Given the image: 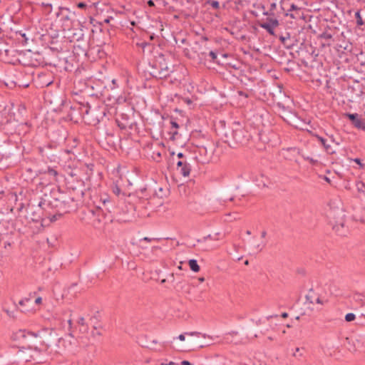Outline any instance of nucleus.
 <instances>
[{"label":"nucleus","instance_id":"nucleus-1","mask_svg":"<svg viewBox=\"0 0 365 365\" xmlns=\"http://www.w3.org/2000/svg\"><path fill=\"white\" fill-rule=\"evenodd\" d=\"M150 195L147 192V188L144 187L136 190L134 193H130L124 199L120 198L118 204L120 201L123 200V203L128 205H125V210L122 207L123 212L132 215H133L135 212H138V215H145L144 211L148 208L150 204Z\"/></svg>","mask_w":365,"mask_h":365},{"label":"nucleus","instance_id":"nucleus-2","mask_svg":"<svg viewBox=\"0 0 365 365\" xmlns=\"http://www.w3.org/2000/svg\"><path fill=\"white\" fill-rule=\"evenodd\" d=\"M143 71L145 73L146 78L153 77L163 79L168 77L173 72V66L168 63L164 54L159 53L149 61Z\"/></svg>","mask_w":365,"mask_h":365},{"label":"nucleus","instance_id":"nucleus-3","mask_svg":"<svg viewBox=\"0 0 365 365\" xmlns=\"http://www.w3.org/2000/svg\"><path fill=\"white\" fill-rule=\"evenodd\" d=\"M231 129L230 133H225V137L226 138L225 142L231 148H235L238 145H245L252 138L250 133L247 130L245 126L239 121L233 122Z\"/></svg>","mask_w":365,"mask_h":365},{"label":"nucleus","instance_id":"nucleus-4","mask_svg":"<svg viewBox=\"0 0 365 365\" xmlns=\"http://www.w3.org/2000/svg\"><path fill=\"white\" fill-rule=\"evenodd\" d=\"M33 350L36 354L40 352L38 345L49 346L50 344L56 339V331L53 329L44 328L37 332H33Z\"/></svg>","mask_w":365,"mask_h":365},{"label":"nucleus","instance_id":"nucleus-5","mask_svg":"<svg viewBox=\"0 0 365 365\" xmlns=\"http://www.w3.org/2000/svg\"><path fill=\"white\" fill-rule=\"evenodd\" d=\"M58 200L57 199H54V201H46V200H41L38 203L39 211H45V218H48L51 222H56L59 218L62 217V214L56 213L53 215H51L48 210L50 208H53V207H57V203Z\"/></svg>","mask_w":365,"mask_h":365},{"label":"nucleus","instance_id":"nucleus-6","mask_svg":"<svg viewBox=\"0 0 365 365\" xmlns=\"http://www.w3.org/2000/svg\"><path fill=\"white\" fill-rule=\"evenodd\" d=\"M31 334H33L32 331L19 329L12 334L11 339L27 345L29 349L33 350V337L30 336Z\"/></svg>","mask_w":365,"mask_h":365},{"label":"nucleus","instance_id":"nucleus-7","mask_svg":"<svg viewBox=\"0 0 365 365\" xmlns=\"http://www.w3.org/2000/svg\"><path fill=\"white\" fill-rule=\"evenodd\" d=\"M83 108H85V110L83 111V115H87V120H89L90 124L96 125L99 123L101 120L106 115L105 110H101L98 109L91 111V106L88 103Z\"/></svg>","mask_w":365,"mask_h":365},{"label":"nucleus","instance_id":"nucleus-8","mask_svg":"<svg viewBox=\"0 0 365 365\" xmlns=\"http://www.w3.org/2000/svg\"><path fill=\"white\" fill-rule=\"evenodd\" d=\"M56 16L60 19V21L63 22L64 29L66 27L68 28L71 24H75V22L72 21V17L75 16V13L72 12L68 8L60 7L58 11L56 13Z\"/></svg>","mask_w":365,"mask_h":365},{"label":"nucleus","instance_id":"nucleus-9","mask_svg":"<svg viewBox=\"0 0 365 365\" xmlns=\"http://www.w3.org/2000/svg\"><path fill=\"white\" fill-rule=\"evenodd\" d=\"M72 28L68 29V38H70V41H79L83 39L84 33L83 31V25L80 21H77L76 24L72 25Z\"/></svg>","mask_w":365,"mask_h":365},{"label":"nucleus","instance_id":"nucleus-10","mask_svg":"<svg viewBox=\"0 0 365 365\" xmlns=\"http://www.w3.org/2000/svg\"><path fill=\"white\" fill-rule=\"evenodd\" d=\"M335 210H331L328 213V217L329 218V223L332 225L333 230L339 235H344L345 233L342 231L344 226V220L340 218L339 220H335Z\"/></svg>","mask_w":365,"mask_h":365},{"label":"nucleus","instance_id":"nucleus-11","mask_svg":"<svg viewBox=\"0 0 365 365\" xmlns=\"http://www.w3.org/2000/svg\"><path fill=\"white\" fill-rule=\"evenodd\" d=\"M56 149V144L55 143H48L44 146H41L38 148V150L39 154L47 159H49L51 161L54 160V158L56 157V154L53 150Z\"/></svg>","mask_w":365,"mask_h":365},{"label":"nucleus","instance_id":"nucleus-12","mask_svg":"<svg viewBox=\"0 0 365 365\" xmlns=\"http://www.w3.org/2000/svg\"><path fill=\"white\" fill-rule=\"evenodd\" d=\"M276 106L282 110L283 113V115L282 117L284 121H286L289 124L296 123L297 119L298 118L295 113H293L291 110H288L282 103H277Z\"/></svg>","mask_w":365,"mask_h":365},{"label":"nucleus","instance_id":"nucleus-13","mask_svg":"<svg viewBox=\"0 0 365 365\" xmlns=\"http://www.w3.org/2000/svg\"><path fill=\"white\" fill-rule=\"evenodd\" d=\"M100 202L102 203V205H98V208L102 210L103 211L106 210L110 213L115 212V207L113 205L110 196H108L107 194H103L100 196Z\"/></svg>","mask_w":365,"mask_h":365},{"label":"nucleus","instance_id":"nucleus-14","mask_svg":"<svg viewBox=\"0 0 365 365\" xmlns=\"http://www.w3.org/2000/svg\"><path fill=\"white\" fill-rule=\"evenodd\" d=\"M279 23L277 19L267 18L266 22L258 23V25L265 29L267 33L272 36H274V28L279 26Z\"/></svg>","mask_w":365,"mask_h":365},{"label":"nucleus","instance_id":"nucleus-15","mask_svg":"<svg viewBox=\"0 0 365 365\" xmlns=\"http://www.w3.org/2000/svg\"><path fill=\"white\" fill-rule=\"evenodd\" d=\"M344 116L346 117L351 123L354 125L355 128L358 129H361L364 123L359 118V115L358 113H346Z\"/></svg>","mask_w":365,"mask_h":365},{"label":"nucleus","instance_id":"nucleus-16","mask_svg":"<svg viewBox=\"0 0 365 365\" xmlns=\"http://www.w3.org/2000/svg\"><path fill=\"white\" fill-rule=\"evenodd\" d=\"M314 136L318 140L319 142H320L324 150L328 154H334L335 153V151L332 149L331 145L327 143V139L317 134H315Z\"/></svg>","mask_w":365,"mask_h":365},{"label":"nucleus","instance_id":"nucleus-17","mask_svg":"<svg viewBox=\"0 0 365 365\" xmlns=\"http://www.w3.org/2000/svg\"><path fill=\"white\" fill-rule=\"evenodd\" d=\"M319 38L325 40V42L322 43V47L326 46H329L331 45V41L332 40V34L331 33L324 31L319 35Z\"/></svg>","mask_w":365,"mask_h":365},{"label":"nucleus","instance_id":"nucleus-18","mask_svg":"<svg viewBox=\"0 0 365 365\" xmlns=\"http://www.w3.org/2000/svg\"><path fill=\"white\" fill-rule=\"evenodd\" d=\"M31 299L28 297L21 299L19 302V304L22 307L21 311L22 312H29L30 310V304H31Z\"/></svg>","mask_w":365,"mask_h":365},{"label":"nucleus","instance_id":"nucleus-19","mask_svg":"<svg viewBox=\"0 0 365 365\" xmlns=\"http://www.w3.org/2000/svg\"><path fill=\"white\" fill-rule=\"evenodd\" d=\"M38 207L39 208L38 206ZM43 212L44 211H42V210L39 211V209L38 210V211H34L32 213V216H33L31 217L32 221L36 222L41 221L42 222H43L45 220V214L43 213Z\"/></svg>","mask_w":365,"mask_h":365},{"label":"nucleus","instance_id":"nucleus-20","mask_svg":"<svg viewBox=\"0 0 365 365\" xmlns=\"http://www.w3.org/2000/svg\"><path fill=\"white\" fill-rule=\"evenodd\" d=\"M38 173L48 174V175H50L52 178L53 180H56V177L58 174L57 170H56L55 169H53L51 167H47V168L45 170H40L38 171Z\"/></svg>","mask_w":365,"mask_h":365},{"label":"nucleus","instance_id":"nucleus-21","mask_svg":"<svg viewBox=\"0 0 365 365\" xmlns=\"http://www.w3.org/2000/svg\"><path fill=\"white\" fill-rule=\"evenodd\" d=\"M178 170L182 175H183L184 177H187L190 173L191 166L190 163L186 162L182 167L179 168Z\"/></svg>","mask_w":365,"mask_h":365},{"label":"nucleus","instance_id":"nucleus-22","mask_svg":"<svg viewBox=\"0 0 365 365\" xmlns=\"http://www.w3.org/2000/svg\"><path fill=\"white\" fill-rule=\"evenodd\" d=\"M188 264H189L190 269L194 272H198L200 269V267L198 265L196 259H190L188 261Z\"/></svg>","mask_w":365,"mask_h":365},{"label":"nucleus","instance_id":"nucleus-23","mask_svg":"<svg viewBox=\"0 0 365 365\" xmlns=\"http://www.w3.org/2000/svg\"><path fill=\"white\" fill-rule=\"evenodd\" d=\"M354 17L356 21L357 26H361L364 24V21L361 16L360 10H358L355 12Z\"/></svg>","mask_w":365,"mask_h":365},{"label":"nucleus","instance_id":"nucleus-24","mask_svg":"<svg viewBox=\"0 0 365 365\" xmlns=\"http://www.w3.org/2000/svg\"><path fill=\"white\" fill-rule=\"evenodd\" d=\"M290 38V34L289 33H287L285 36H280L279 40L282 42V44L286 46L287 47L289 48L291 45H288L287 41Z\"/></svg>","mask_w":365,"mask_h":365},{"label":"nucleus","instance_id":"nucleus-25","mask_svg":"<svg viewBox=\"0 0 365 365\" xmlns=\"http://www.w3.org/2000/svg\"><path fill=\"white\" fill-rule=\"evenodd\" d=\"M116 122H117L118 126L121 130H125V129H126L128 127H130V125H129V123H128V120H125L124 122H122V121H120V120L117 119V120H116Z\"/></svg>","mask_w":365,"mask_h":365},{"label":"nucleus","instance_id":"nucleus-26","mask_svg":"<svg viewBox=\"0 0 365 365\" xmlns=\"http://www.w3.org/2000/svg\"><path fill=\"white\" fill-rule=\"evenodd\" d=\"M207 4L210 5L213 9H218L220 8V3L216 0H208Z\"/></svg>","mask_w":365,"mask_h":365},{"label":"nucleus","instance_id":"nucleus-27","mask_svg":"<svg viewBox=\"0 0 365 365\" xmlns=\"http://www.w3.org/2000/svg\"><path fill=\"white\" fill-rule=\"evenodd\" d=\"M356 187L358 192L365 193V184L363 182H357Z\"/></svg>","mask_w":365,"mask_h":365},{"label":"nucleus","instance_id":"nucleus-28","mask_svg":"<svg viewBox=\"0 0 365 365\" xmlns=\"http://www.w3.org/2000/svg\"><path fill=\"white\" fill-rule=\"evenodd\" d=\"M90 321L93 324H98L100 321L98 312H96L93 316H92L90 318Z\"/></svg>","mask_w":365,"mask_h":365},{"label":"nucleus","instance_id":"nucleus-29","mask_svg":"<svg viewBox=\"0 0 365 365\" xmlns=\"http://www.w3.org/2000/svg\"><path fill=\"white\" fill-rule=\"evenodd\" d=\"M10 84L11 86H18L19 87H21V86H23V87H28L29 86V83H25V84L24 83H21L19 81H10Z\"/></svg>","mask_w":365,"mask_h":365},{"label":"nucleus","instance_id":"nucleus-30","mask_svg":"<svg viewBox=\"0 0 365 365\" xmlns=\"http://www.w3.org/2000/svg\"><path fill=\"white\" fill-rule=\"evenodd\" d=\"M208 239L212 240H217V237H213V236H212L211 235H207V236L203 237H202V238H201V239H198V240H197V242H205V241H206L207 240H208Z\"/></svg>","mask_w":365,"mask_h":365},{"label":"nucleus","instance_id":"nucleus-31","mask_svg":"<svg viewBox=\"0 0 365 365\" xmlns=\"http://www.w3.org/2000/svg\"><path fill=\"white\" fill-rule=\"evenodd\" d=\"M356 316L354 313H348L345 315V320L347 322H352L355 319Z\"/></svg>","mask_w":365,"mask_h":365},{"label":"nucleus","instance_id":"nucleus-32","mask_svg":"<svg viewBox=\"0 0 365 365\" xmlns=\"http://www.w3.org/2000/svg\"><path fill=\"white\" fill-rule=\"evenodd\" d=\"M209 56L212 58V62L214 63H218V61L217 60V53L215 51H210L209 52Z\"/></svg>","mask_w":365,"mask_h":365},{"label":"nucleus","instance_id":"nucleus-33","mask_svg":"<svg viewBox=\"0 0 365 365\" xmlns=\"http://www.w3.org/2000/svg\"><path fill=\"white\" fill-rule=\"evenodd\" d=\"M350 160H352V161L355 162L356 164H358L360 169H364L365 164L362 163L359 158H354V159H350Z\"/></svg>","mask_w":365,"mask_h":365},{"label":"nucleus","instance_id":"nucleus-34","mask_svg":"<svg viewBox=\"0 0 365 365\" xmlns=\"http://www.w3.org/2000/svg\"><path fill=\"white\" fill-rule=\"evenodd\" d=\"M303 158L304 160H308L312 165H316L318 163L317 160H314L312 158H310L309 156H307V157L303 156Z\"/></svg>","mask_w":365,"mask_h":365},{"label":"nucleus","instance_id":"nucleus-35","mask_svg":"<svg viewBox=\"0 0 365 365\" xmlns=\"http://www.w3.org/2000/svg\"><path fill=\"white\" fill-rule=\"evenodd\" d=\"M169 135H170V139L171 140H175L177 138V136L178 135V132L176 130L173 132H169Z\"/></svg>","mask_w":365,"mask_h":365},{"label":"nucleus","instance_id":"nucleus-36","mask_svg":"<svg viewBox=\"0 0 365 365\" xmlns=\"http://www.w3.org/2000/svg\"><path fill=\"white\" fill-rule=\"evenodd\" d=\"M199 152L200 153V155H207V148L205 147V146H202L199 148Z\"/></svg>","mask_w":365,"mask_h":365},{"label":"nucleus","instance_id":"nucleus-37","mask_svg":"<svg viewBox=\"0 0 365 365\" xmlns=\"http://www.w3.org/2000/svg\"><path fill=\"white\" fill-rule=\"evenodd\" d=\"M158 343V341L156 340H153L151 341L149 344H148L147 345H145L146 347L149 348V349H154V346Z\"/></svg>","mask_w":365,"mask_h":365},{"label":"nucleus","instance_id":"nucleus-38","mask_svg":"<svg viewBox=\"0 0 365 365\" xmlns=\"http://www.w3.org/2000/svg\"><path fill=\"white\" fill-rule=\"evenodd\" d=\"M78 324L80 325V326H85V325H88L86 322H85V319L84 317H81L78 319Z\"/></svg>","mask_w":365,"mask_h":365},{"label":"nucleus","instance_id":"nucleus-39","mask_svg":"<svg viewBox=\"0 0 365 365\" xmlns=\"http://www.w3.org/2000/svg\"><path fill=\"white\" fill-rule=\"evenodd\" d=\"M187 161L186 160H180L177 162L176 165H177V169L179 170V168L180 167H182L184 163H185Z\"/></svg>","mask_w":365,"mask_h":365},{"label":"nucleus","instance_id":"nucleus-40","mask_svg":"<svg viewBox=\"0 0 365 365\" xmlns=\"http://www.w3.org/2000/svg\"><path fill=\"white\" fill-rule=\"evenodd\" d=\"M88 325L81 326V327H80V331L81 332L86 333V332H88Z\"/></svg>","mask_w":365,"mask_h":365},{"label":"nucleus","instance_id":"nucleus-41","mask_svg":"<svg viewBox=\"0 0 365 365\" xmlns=\"http://www.w3.org/2000/svg\"><path fill=\"white\" fill-rule=\"evenodd\" d=\"M77 6L80 9H85L87 7V4L84 2H79L78 3Z\"/></svg>","mask_w":365,"mask_h":365},{"label":"nucleus","instance_id":"nucleus-42","mask_svg":"<svg viewBox=\"0 0 365 365\" xmlns=\"http://www.w3.org/2000/svg\"><path fill=\"white\" fill-rule=\"evenodd\" d=\"M170 124H171L172 128H179L178 123L177 122H175V120H171Z\"/></svg>","mask_w":365,"mask_h":365},{"label":"nucleus","instance_id":"nucleus-43","mask_svg":"<svg viewBox=\"0 0 365 365\" xmlns=\"http://www.w3.org/2000/svg\"><path fill=\"white\" fill-rule=\"evenodd\" d=\"M185 334L190 335V336H198L201 334V333L197 331H192V332H186Z\"/></svg>","mask_w":365,"mask_h":365},{"label":"nucleus","instance_id":"nucleus-44","mask_svg":"<svg viewBox=\"0 0 365 365\" xmlns=\"http://www.w3.org/2000/svg\"><path fill=\"white\" fill-rule=\"evenodd\" d=\"M113 192L116 195H119L120 193V189L118 187H115L114 189H113Z\"/></svg>","mask_w":365,"mask_h":365},{"label":"nucleus","instance_id":"nucleus-45","mask_svg":"<svg viewBox=\"0 0 365 365\" xmlns=\"http://www.w3.org/2000/svg\"><path fill=\"white\" fill-rule=\"evenodd\" d=\"M298 9V7L292 4L291 6H290V9L288 10V11H294V10H297Z\"/></svg>","mask_w":365,"mask_h":365},{"label":"nucleus","instance_id":"nucleus-46","mask_svg":"<svg viewBox=\"0 0 365 365\" xmlns=\"http://www.w3.org/2000/svg\"><path fill=\"white\" fill-rule=\"evenodd\" d=\"M138 45L140 46H141L143 48H144L145 46H150V43L145 42V41H143V42H141L140 43H138Z\"/></svg>","mask_w":365,"mask_h":365},{"label":"nucleus","instance_id":"nucleus-47","mask_svg":"<svg viewBox=\"0 0 365 365\" xmlns=\"http://www.w3.org/2000/svg\"><path fill=\"white\" fill-rule=\"evenodd\" d=\"M147 4H148L150 7L155 6V3H154V1H153V0H148V1H147Z\"/></svg>","mask_w":365,"mask_h":365},{"label":"nucleus","instance_id":"nucleus-48","mask_svg":"<svg viewBox=\"0 0 365 365\" xmlns=\"http://www.w3.org/2000/svg\"><path fill=\"white\" fill-rule=\"evenodd\" d=\"M238 94H239L240 96H244V97H245V98H247V97H248V94H247V93H245V92H243V91H238Z\"/></svg>","mask_w":365,"mask_h":365},{"label":"nucleus","instance_id":"nucleus-49","mask_svg":"<svg viewBox=\"0 0 365 365\" xmlns=\"http://www.w3.org/2000/svg\"><path fill=\"white\" fill-rule=\"evenodd\" d=\"M181 365H193V364L187 360H184V361H181Z\"/></svg>","mask_w":365,"mask_h":365},{"label":"nucleus","instance_id":"nucleus-50","mask_svg":"<svg viewBox=\"0 0 365 365\" xmlns=\"http://www.w3.org/2000/svg\"><path fill=\"white\" fill-rule=\"evenodd\" d=\"M41 302H42V298H41V297H37V298L35 299V303H36V304H41Z\"/></svg>","mask_w":365,"mask_h":365},{"label":"nucleus","instance_id":"nucleus-51","mask_svg":"<svg viewBox=\"0 0 365 365\" xmlns=\"http://www.w3.org/2000/svg\"><path fill=\"white\" fill-rule=\"evenodd\" d=\"M185 334H180V335L178 336V338L180 341H185Z\"/></svg>","mask_w":365,"mask_h":365},{"label":"nucleus","instance_id":"nucleus-52","mask_svg":"<svg viewBox=\"0 0 365 365\" xmlns=\"http://www.w3.org/2000/svg\"><path fill=\"white\" fill-rule=\"evenodd\" d=\"M177 156L179 159H181V160H183V158H185V155L182 153H178L177 154Z\"/></svg>","mask_w":365,"mask_h":365},{"label":"nucleus","instance_id":"nucleus-53","mask_svg":"<svg viewBox=\"0 0 365 365\" xmlns=\"http://www.w3.org/2000/svg\"><path fill=\"white\" fill-rule=\"evenodd\" d=\"M276 6H277L276 3L274 2V3L271 4V5H270V11L274 10L276 9Z\"/></svg>","mask_w":365,"mask_h":365},{"label":"nucleus","instance_id":"nucleus-54","mask_svg":"<svg viewBox=\"0 0 365 365\" xmlns=\"http://www.w3.org/2000/svg\"><path fill=\"white\" fill-rule=\"evenodd\" d=\"M161 365H178L173 361H170L168 364L162 363Z\"/></svg>","mask_w":365,"mask_h":365},{"label":"nucleus","instance_id":"nucleus-55","mask_svg":"<svg viewBox=\"0 0 365 365\" xmlns=\"http://www.w3.org/2000/svg\"><path fill=\"white\" fill-rule=\"evenodd\" d=\"M51 83V81H43L42 83V84H43L42 86H48Z\"/></svg>","mask_w":365,"mask_h":365},{"label":"nucleus","instance_id":"nucleus-56","mask_svg":"<svg viewBox=\"0 0 365 365\" xmlns=\"http://www.w3.org/2000/svg\"><path fill=\"white\" fill-rule=\"evenodd\" d=\"M267 235V232L265 230H263L262 232H261V237L262 238H264Z\"/></svg>","mask_w":365,"mask_h":365},{"label":"nucleus","instance_id":"nucleus-57","mask_svg":"<svg viewBox=\"0 0 365 365\" xmlns=\"http://www.w3.org/2000/svg\"><path fill=\"white\" fill-rule=\"evenodd\" d=\"M142 240L146 241V242H150L152 240V239L149 238L148 237H145L144 238L142 239Z\"/></svg>","mask_w":365,"mask_h":365},{"label":"nucleus","instance_id":"nucleus-58","mask_svg":"<svg viewBox=\"0 0 365 365\" xmlns=\"http://www.w3.org/2000/svg\"><path fill=\"white\" fill-rule=\"evenodd\" d=\"M281 316L283 318H287L288 317V314L287 312H283Z\"/></svg>","mask_w":365,"mask_h":365},{"label":"nucleus","instance_id":"nucleus-59","mask_svg":"<svg viewBox=\"0 0 365 365\" xmlns=\"http://www.w3.org/2000/svg\"><path fill=\"white\" fill-rule=\"evenodd\" d=\"M324 178V180L325 181H327V182H331L330 179H329L328 177H327V176H324V178Z\"/></svg>","mask_w":365,"mask_h":365},{"label":"nucleus","instance_id":"nucleus-60","mask_svg":"<svg viewBox=\"0 0 365 365\" xmlns=\"http://www.w3.org/2000/svg\"><path fill=\"white\" fill-rule=\"evenodd\" d=\"M256 249L258 250L259 252H261L262 250V248L260 247V245H257L256 246Z\"/></svg>","mask_w":365,"mask_h":365},{"label":"nucleus","instance_id":"nucleus-61","mask_svg":"<svg viewBox=\"0 0 365 365\" xmlns=\"http://www.w3.org/2000/svg\"><path fill=\"white\" fill-rule=\"evenodd\" d=\"M68 324L69 325V329H71V326H72V320L71 319H68Z\"/></svg>","mask_w":365,"mask_h":365},{"label":"nucleus","instance_id":"nucleus-62","mask_svg":"<svg viewBox=\"0 0 365 365\" xmlns=\"http://www.w3.org/2000/svg\"><path fill=\"white\" fill-rule=\"evenodd\" d=\"M306 298H307V301H309L310 303H313V302L311 300V297H309V295H307Z\"/></svg>","mask_w":365,"mask_h":365},{"label":"nucleus","instance_id":"nucleus-63","mask_svg":"<svg viewBox=\"0 0 365 365\" xmlns=\"http://www.w3.org/2000/svg\"><path fill=\"white\" fill-rule=\"evenodd\" d=\"M317 303H318V304H321L322 303V301L320 300L319 298L317 299Z\"/></svg>","mask_w":365,"mask_h":365},{"label":"nucleus","instance_id":"nucleus-64","mask_svg":"<svg viewBox=\"0 0 365 365\" xmlns=\"http://www.w3.org/2000/svg\"><path fill=\"white\" fill-rule=\"evenodd\" d=\"M361 129L365 131V124L363 125Z\"/></svg>","mask_w":365,"mask_h":365}]
</instances>
